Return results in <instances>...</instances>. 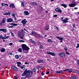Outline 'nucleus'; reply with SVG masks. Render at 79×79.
<instances>
[{"mask_svg":"<svg viewBox=\"0 0 79 79\" xmlns=\"http://www.w3.org/2000/svg\"><path fill=\"white\" fill-rule=\"evenodd\" d=\"M25 64H29V62H25Z\"/></svg>","mask_w":79,"mask_h":79,"instance_id":"obj_55","label":"nucleus"},{"mask_svg":"<svg viewBox=\"0 0 79 79\" xmlns=\"http://www.w3.org/2000/svg\"><path fill=\"white\" fill-rule=\"evenodd\" d=\"M21 5L22 6H24V3L23 2H22L21 3Z\"/></svg>","mask_w":79,"mask_h":79,"instance_id":"obj_50","label":"nucleus"},{"mask_svg":"<svg viewBox=\"0 0 79 79\" xmlns=\"http://www.w3.org/2000/svg\"><path fill=\"white\" fill-rule=\"evenodd\" d=\"M1 5L2 6H5V5H6V6H8V5L7 4H5V3H2V5Z\"/></svg>","mask_w":79,"mask_h":79,"instance_id":"obj_29","label":"nucleus"},{"mask_svg":"<svg viewBox=\"0 0 79 79\" xmlns=\"http://www.w3.org/2000/svg\"><path fill=\"white\" fill-rule=\"evenodd\" d=\"M78 8L77 7H75L74 8V9H75V10H77Z\"/></svg>","mask_w":79,"mask_h":79,"instance_id":"obj_62","label":"nucleus"},{"mask_svg":"<svg viewBox=\"0 0 79 79\" xmlns=\"http://www.w3.org/2000/svg\"><path fill=\"white\" fill-rule=\"evenodd\" d=\"M68 20H69V18H66L65 19H63V21H62L63 22V24L68 23Z\"/></svg>","mask_w":79,"mask_h":79,"instance_id":"obj_8","label":"nucleus"},{"mask_svg":"<svg viewBox=\"0 0 79 79\" xmlns=\"http://www.w3.org/2000/svg\"><path fill=\"white\" fill-rule=\"evenodd\" d=\"M73 27H76V24H73Z\"/></svg>","mask_w":79,"mask_h":79,"instance_id":"obj_51","label":"nucleus"},{"mask_svg":"<svg viewBox=\"0 0 79 79\" xmlns=\"http://www.w3.org/2000/svg\"><path fill=\"white\" fill-rule=\"evenodd\" d=\"M26 77H31V76L30 74V73L31 75H32V74H33V72H32V71H31V70H27V69H26L25 70H26Z\"/></svg>","mask_w":79,"mask_h":79,"instance_id":"obj_2","label":"nucleus"},{"mask_svg":"<svg viewBox=\"0 0 79 79\" xmlns=\"http://www.w3.org/2000/svg\"><path fill=\"white\" fill-rule=\"evenodd\" d=\"M48 42H51V43H53V41L52 40L50 39L48 40Z\"/></svg>","mask_w":79,"mask_h":79,"instance_id":"obj_28","label":"nucleus"},{"mask_svg":"<svg viewBox=\"0 0 79 79\" xmlns=\"http://www.w3.org/2000/svg\"><path fill=\"white\" fill-rule=\"evenodd\" d=\"M17 64H21V63L20 62H17Z\"/></svg>","mask_w":79,"mask_h":79,"instance_id":"obj_53","label":"nucleus"},{"mask_svg":"<svg viewBox=\"0 0 79 79\" xmlns=\"http://www.w3.org/2000/svg\"><path fill=\"white\" fill-rule=\"evenodd\" d=\"M45 29L46 31H48L49 29V27L48 25H47L45 27Z\"/></svg>","mask_w":79,"mask_h":79,"instance_id":"obj_16","label":"nucleus"},{"mask_svg":"<svg viewBox=\"0 0 79 79\" xmlns=\"http://www.w3.org/2000/svg\"><path fill=\"white\" fill-rule=\"evenodd\" d=\"M56 37L57 39H59V40H61V37H60L58 36H56Z\"/></svg>","mask_w":79,"mask_h":79,"instance_id":"obj_45","label":"nucleus"},{"mask_svg":"<svg viewBox=\"0 0 79 79\" xmlns=\"http://www.w3.org/2000/svg\"><path fill=\"white\" fill-rule=\"evenodd\" d=\"M60 6H62L64 8H66V7H67V5H66V4H60Z\"/></svg>","mask_w":79,"mask_h":79,"instance_id":"obj_19","label":"nucleus"},{"mask_svg":"<svg viewBox=\"0 0 79 79\" xmlns=\"http://www.w3.org/2000/svg\"><path fill=\"white\" fill-rule=\"evenodd\" d=\"M54 27H56L57 31H59V29H58V27L54 26Z\"/></svg>","mask_w":79,"mask_h":79,"instance_id":"obj_39","label":"nucleus"},{"mask_svg":"<svg viewBox=\"0 0 79 79\" xmlns=\"http://www.w3.org/2000/svg\"><path fill=\"white\" fill-rule=\"evenodd\" d=\"M24 30L26 31V32H28V31H27V30H26V29H25V28H24Z\"/></svg>","mask_w":79,"mask_h":79,"instance_id":"obj_63","label":"nucleus"},{"mask_svg":"<svg viewBox=\"0 0 79 79\" xmlns=\"http://www.w3.org/2000/svg\"><path fill=\"white\" fill-rule=\"evenodd\" d=\"M6 21L7 23H11L13 21V19H12L10 18L7 19Z\"/></svg>","mask_w":79,"mask_h":79,"instance_id":"obj_7","label":"nucleus"},{"mask_svg":"<svg viewBox=\"0 0 79 79\" xmlns=\"http://www.w3.org/2000/svg\"><path fill=\"white\" fill-rule=\"evenodd\" d=\"M11 7H12V8H15L14 4H11L10 5L9 7L10 8H11Z\"/></svg>","mask_w":79,"mask_h":79,"instance_id":"obj_23","label":"nucleus"},{"mask_svg":"<svg viewBox=\"0 0 79 79\" xmlns=\"http://www.w3.org/2000/svg\"><path fill=\"white\" fill-rule=\"evenodd\" d=\"M75 72L77 74H79V71H78L77 70H76L75 71Z\"/></svg>","mask_w":79,"mask_h":79,"instance_id":"obj_44","label":"nucleus"},{"mask_svg":"<svg viewBox=\"0 0 79 79\" xmlns=\"http://www.w3.org/2000/svg\"><path fill=\"white\" fill-rule=\"evenodd\" d=\"M39 79H43V78H42V77H39Z\"/></svg>","mask_w":79,"mask_h":79,"instance_id":"obj_59","label":"nucleus"},{"mask_svg":"<svg viewBox=\"0 0 79 79\" xmlns=\"http://www.w3.org/2000/svg\"><path fill=\"white\" fill-rule=\"evenodd\" d=\"M27 22V21H26V19H24L22 20L21 23L23 24V26H25Z\"/></svg>","mask_w":79,"mask_h":79,"instance_id":"obj_5","label":"nucleus"},{"mask_svg":"<svg viewBox=\"0 0 79 79\" xmlns=\"http://www.w3.org/2000/svg\"><path fill=\"white\" fill-rule=\"evenodd\" d=\"M21 47L23 51L26 53H27L29 52V50H30V48L29 47L27 46L26 45L23 44L21 45Z\"/></svg>","mask_w":79,"mask_h":79,"instance_id":"obj_1","label":"nucleus"},{"mask_svg":"<svg viewBox=\"0 0 79 79\" xmlns=\"http://www.w3.org/2000/svg\"><path fill=\"white\" fill-rule=\"evenodd\" d=\"M58 55L60 57H62V58H64L65 57V54L64 52L60 53Z\"/></svg>","mask_w":79,"mask_h":79,"instance_id":"obj_6","label":"nucleus"},{"mask_svg":"<svg viewBox=\"0 0 79 79\" xmlns=\"http://www.w3.org/2000/svg\"><path fill=\"white\" fill-rule=\"evenodd\" d=\"M0 38H1L2 39V40H4H4L6 39L5 37H4L3 36H2L1 35Z\"/></svg>","mask_w":79,"mask_h":79,"instance_id":"obj_34","label":"nucleus"},{"mask_svg":"<svg viewBox=\"0 0 79 79\" xmlns=\"http://www.w3.org/2000/svg\"><path fill=\"white\" fill-rule=\"evenodd\" d=\"M30 42H31L32 43V44H35V42H34V41H33V40H31Z\"/></svg>","mask_w":79,"mask_h":79,"instance_id":"obj_40","label":"nucleus"},{"mask_svg":"<svg viewBox=\"0 0 79 79\" xmlns=\"http://www.w3.org/2000/svg\"><path fill=\"white\" fill-rule=\"evenodd\" d=\"M49 73H50V72L49 71H47L46 72V74H49Z\"/></svg>","mask_w":79,"mask_h":79,"instance_id":"obj_54","label":"nucleus"},{"mask_svg":"<svg viewBox=\"0 0 79 79\" xmlns=\"http://www.w3.org/2000/svg\"><path fill=\"white\" fill-rule=\"evenodd\" d=\"M55 10L56 12H59V13H60L62 12V11L60 9L58 8H56L55 9Z\"/></svg>","mask_w":79,"mask_h":79,"instance_id":"obj_10","label":"nucleus"},{"mask_svg":"<svg viewBox=\"0 0 79 79\" xmlns=\"http://www.w3.org/2000/svg\"><path fill=\"white\" fill-rule=\"evenodd\" d=\"M11 25H12L14 26H18V24H16V23H11Z\"/></svg>","mask_w":79,"mask_h":79,"instance_id":"obj_32","label":"nucleus"},{"mask_svg":"<svg viewBox=\"0 0 79 79\" xmlns=\"http://www.w3.org/2000/svg\"><path fill=\"white\" fill-rule=\"evenodd\" d=\"M63 71L62 70L57 71L56 72V73L59 74L60 73H63Z\"/></svg>","mask_w":79,"mask_h":79,"instance_id":"obj_20","label":"nucleus"},{"mask_svg":"<svg viewBox=\"0 0 79 79\" xmlns=\"http://www.w3.org/2000/svg\"><path fill=\"white\" fill-rule=\"evenodd\" d=\"M66 54H67V55H69V53L67 51L66 52Z\"/></svg>","mask_w":79,"mask_h":79,"instance_id":"obj_52","label":"nucleus"},{"mask_svg":"<svg viewBox=\"0 0 79 79\" xmlns=\"http://www.w3.org/2000/svg\"><path fill=\"white\" fill-rule=\"evenodd\" d=\"M19 64H17V66H19V67L20 68H21L22 69H25V67H23V66H19Z\"/></svg>","mask_w":79,"mask_h":79,"instance_id":"obj_21","label":"nucleus"},{"mask_svg":"<svg viewBox=\"0 0 79 79\" xmlns=\"http://www.w3.org/2000/svg\"><path fill=\"white\" fill-rule=\"evenodd\" d=\"M19 37L21 39L23 40V38L24 36V31L23 30L21 31L19 34Z\"/></svg>","mask_w":79,"mask_h":79,"instance_id":"obj_3","label":"nucleus"},{"mask_svg":"<svg viewBox=\"0 0 79 79\" xmlns=\"http://www.w3.org/2000/svg\"><path fill=\"white\" fill-rule=\"evenodd\" d=\"M26 71H27V70H25L24 73L21 75L22 76H26Z\"/></svg>","mask_w":79,"mask_h":79,"instance_id":"obj_17","label":"nucleus"},{"mask_svg":"<svg viewBox=\"0 0 79 79\" xmlns=\"http://www.w3.org/2000/svg\"><path fill=\"white\" fill-rule=\"evenodd\" d=\"M19 42H24V40H19Z\"/></svg>","mask_w":79,"mask_h":79,"instance_id":"obj_48","label":"nucleus"},{"mask_svg":"<svg viewBox=\"0 0 79 79\" xmlns=\"http://www.w3.org/2000/svg\"><path fill=\"white\" fill-rule=\"evenodd\" d=\"M78 64V66H79V60H77V62Z\"/></svg>","mask_w":79,"mask_h":79,"instance_id":"obj_46","label":"nucleus"},{"mask_svg":"<svg viewBox=\"0 0 79 79\" xmlns=\"http://www.w3.org/2000/svg\"><path fill=\"white\" fill-rule=\"evenodd\" d=\"M15 58L16 59H19V57L18 55H15Z\"/></svg>","mask_w":79,"mask_h":79,"instance_id":"obj_31","label":"nucleus"},{"mask_svg":"<svg viewBox=\"0 0 79 79\" xmlns=\"http://www.w3.org/2000/svg\"><path fill=\"white\" fill-rule=\"evenodd\" d=\"M42 68H43L42 66H39L38 67V68H40V69H42Z\"/></svg>","mask_w":79,"mask_h":79,"instance_id":"obj_43","label":"nucleus"},{"mask_svg":"<svg viewBox=\"0 0 79 79\" xmlns=\"http://www.w3.org/2000/svg\"><path fill=\"white\" fill-rule=\"evenodd\" d=\"M1 52H5V49H4L3 48H2V49L1 50Z\"/></svg>","mask_w":79,"mask_h":79,"instance_id":"obj_26","label":"nucleus"},{"mask_svg":"<svg viewBox=\"0 0 79 79\" xmlns=\"http://www.w3.org/2000/svg\"><path fill=\"white\" fill-rule=\"evenodd\" d=\"M11 68L15 71H18V68L15 66H12Z\"/></svg>","mask_w":79,"mask_h":79,"instance_id":"obj_12","label":"nucleus"},{"mask_svg":"<svg viewBox=\"0 0 79 79\" xmlns=\"http://www.w3.org/2000/svg\"><path fill=\"white\" fill-rule=\"evenodd\" d=\"M11 13L10 12H6L4 13V15H9V16H10L11 15Z\"/></svg>","mask_w":79,"mask_h":79,"instance_id":"obj_18","label":"nucleus"},{"mask_svg":"<svg viewBox=\"0 0 79 79\" xmlns=\"http://www.w3.org/2000/svg\"><path fill=\"white\" fill-rule=\"evenodd\" d=\"M31 35H34V36H35V33L34 31H32L31 33Z\"/></svg>","mask_w":79,"mask_h":79,"instance_id":"obj_24","label":"nucleus"},{"mask_svg":"<svg viewBox=\"0 0 79 79\" xmlns=\"http://www.w3.org/2000/svg\"><path fill=\"white\" fill-rule=\"evenodd\" d=\"M40 44H41V43L40 42H39L38 44V45H40Z\"/></svg>","mask_w":79,"mask_h":79,"instance_id":"obj_57","label":"nucleus"},{"mask_svg":"<svg viewBox=\"0 0 79 79\" xmlns=\"http://www.w3.org/2000/svg\"><path fill=\"white\" fill-rule=\"evenodd\" d=\"M14 79H18V77H17V76H15L14 77Z\"/></svg>","mask_w":79,"mask_h":79,"instance_id":"obj_47","label":"nucleus"},{"mask_svg":"<svg viewBox=\"0 0 79 79\" xmlns=\"http://www.w3.org/2000/svg\"><path fill=\"white\" fill-rule=\"evenodd\" d=\"M10 37L9 36H7L6 37H5L6 39H8Z\"/></svg>","mask_w":79,"mask_h":79,"instance_id":"obj_60","label":"nucleus"},{"mask_svg":"<svg viewBox=\"0 0 79 79\" xmlns=\"http://www.w3.org/2000/svg\"><path fill=\"white\" fill-rule=\"evenodd\" d=\"M18 52H20V53H22V49H21V48H19L18 49Z\"/></svg>","mask_w":79,"mask_h":79,"instance_id":"obj_30","label":"nucleus"},{"mask_svg":"<svg viewBox=\"0 0 79 79\" xmlns=\"http://www.w3.org/2000/svg\"><path fill=\"white\" fill-rule=\"evenodd\" d=\"M10 33H11V36L12 37H15V35L13 34V33H12V32H11V31H10Z\"/></svg>","mask_w":79,"mask_h":79,"instance_id":"obj_41","label":"nucleus"},{"mask_svg":"<svg viewBox=\"0 0 79 79\" xmlns=\"http://www.w3.org/2000/svg\"><path fill=\"white\" fill-rule=\"evenodd\" d=\"M5 22H6V19H5V18H3L2 20V22L0 23V25H1L2 24H4V23H5Z\"/></svg>","mask_w":79,"mask_h":79,"instance_id":"obj_11","label":"nucleus"},{"mask_svg":"<svg viewBox=\"0 0 79 79\" xmlns=\"http://www.w3.org/2000/svg\"><path fill=\"white\" fill-rule=\"evenodd\" d=\"M57 16H58V15H54L53 16V17H57Z\"/></svg>","mask_w":79,"mask_h":79,"instance_id":"obj_49","label":"nucleus"},{"mask_svg":"<svg viewBox=\"0 0 79 79\" xmlns=\"http://www.w3.org/2000/svg\"><path fill=\"white\" fill-rule=\"evenodd\" d=\"M77 46L79 47V44H77Z\"/></svg>","mask_w":79,"mask_h":79,"instance_id":"obj_64","label":"nucleus"},{"mask_svg":"<svg viewBox=\"0 0 79 79\" xmlns=\"http://www.w3.org/2000/svg\"><path fill=\"white\" fill-rule=\"evenodd\" d=\"M35 71H36V69H32V73H35Z\"/></svg>","mask_w":79,"mask_h":79,"instance_id":"obj_35","label":"nucleus"},{"mask_svg":"<svg viewBox=\"0 0 79 79\" xmlns=\"http://www.w3.org/2000/svg\"><path fill=\"white\" fill-rule=\"evenodd\" d=\"M47 54L48 55H52V56H56V54L55 53H54L53 52H50L49 51H48L47 52Z\"/></svg>","mask_w":79,"mask_h":79,"instance_id":"obj_4","label":"nucleus"},{"mask_svg":"<svg viewBox=\"0 0 79 79\" xmlns=\"http://www.w3.org/2000/svg\"><path fill=\"white\" fill-rule=\"evenodd\" d=\"M76 78V76H72L70 77V79H75Z\"/></svg>","mask_w":79,"mask_h":79,"instance_id":"obj_27","label":"nucleus"},{"mask_svg":"<svg viewBox=\"0 0 79 79\" xmlns=\"http://www.w3.org/2000/svg\"><path fill=\"white\" fill-rule=\"evenodd\" d=\"M31 4L33 5V6H35L37 5V3L35 2H31Z\"/></svg>","mask_w":79,"mask_h":79,"instance_id":"obj_22","label":"nucleus"},{"mask_svg":"<svg viewBox=\"0 0 79 79\" xmlns=\"http://www.w3.org/2000/svg\"><path fill=\"white\" fill-rule=\"evenodd\" d=\"M0 31H2L3 32H5V33H6V32H7V30L6 29H0Z\"/></svg>","mask_w":79,"mask_h":79,"instance_id":"obj_15","label":"nucleus"},{"mask_svg":"<svg viewBox=\"0 0 79 79\" xmlns=\"http://www.w3.org/2000/svg\"><path fill=\"white\" fill-rule=\"evenodd\" d=\"M11 15L12 16H13V17H15V16H16V15L14 13H12Z\"/></svg>","mask_w":79,"mask_h":79,"instance_id":"obj_36","label":"nucleus"},{"mask_svg":"<svg viewBox=\"0 0 79 79\" xmlns=\"http://www.w3.org/2000/svg\"><path fill=\"white\" fill-rule=\"evenodd\" d=\"M35 37H40V38H42V36L40 35V34H38L37 33H35Z\"/></svg>","mask_w":79,"mask_h":79,"instance_id":"obj_9","label":"nucleus"},{"mask_svg":"<svg viewBox=\"0 0 79 79\" xmlns=\"http://www.w3.org/2000/svg\"><path fill=\"white\" fill-rule=\"evenodd\" d=\"M13 27V26H10V27H8V28H12Z\"/></svg>","mask_w":79,"mask_h":79,"instance_id":"obj_61","label":"nucleus"},{"mask_svg":"<svg viewBox=\"0 0 79 79\" xmlns=\"http://www.w3.org/2000/svg\"><path fill=\"white\" fill-rule=\"evenodd\" d=\"M13 45V43H10L9 44V45Z\"/></svg>","mask_w":79,"mask_h":79,"instance_id":"obj_56","label":"nucleus"},{"mask_svg":"<svg viewBox=\"0 0 79 79\" xmlns=\"http://www.w3.org/2000/svg\"><path fill=\"white\" fill-rule=\"evenodd\" d=\"M40 49H43L44 48V47L42 45L40 44Z\"/></svg>","mask_w":79,"mask_h":79,"instance_id":"obj_33","label":"nucleus"},{"mask_svg":"<svg viewBox=\"0 0 79 79\" xmlns=\"http://www.w3.org/2000/svg\"><path fill=\"white\" fill-rule=\"evenodd\" d=\"M70 7H74L76 6V4H69Z\"/></svg>","mask_w":79,"mask_h":79,"instance_id":"obj_14","label":"nucleus"},{"mask_svg":"<svg viewBox=\"0 0 79 79\" xmlns=\"http://www.w3.org/2000/svg\"><path fill=\"white\" fill-rule=\"evenodd\" d=\"M61 39L60 40H60V42H61H61H63V40L64 38H61Z\"/></svg>","mask_w":79,"mask_h":79,"instance_id":"obj_38","label":"nucleus"},{"mask_svg":"<svg viewBox=\"0 0 79 79\" xmlns=\"http://www.w3.org/2000/svg\"><path fill=\"white\" fill-rule=\"evenodd\" d=\"M42 61H43V60H37V62L38 63H43Z\"/></svg>","mask_w":79,"mask_h":79,"instance_id":"obj_25","label":"nucleus"},{"mask_svg":"<svg viewBox=\"0 0 79 79\" xmlns=\"http://www.w3.org/2000/svg\"><path fill=\"white\" fill-rule=\"evenodd\" d=\"M14 19L15 21H16V20H17V19L16 18V16H15V17H14Z\"/></svg>","mask_w":79,"mask_h":79,"instance_id":"obj_58","label":"nucleus"},{"mask_svg":"<svg viewBox=\"0 0 79 79\" xmlns=\"http://www.w3.org/2000/svg\"><path fill=\"white\" fill-rule=\"evenodd\" d=\"M73 71V70L72 69H69L68 70V72H69V73H72Z\"/></svg>","mask_w":79,"mask_h":79,"instance_id":"obj_37","label":"nucleus"},{"mask_svg":"<svg viewBox=\"0 0 79 79\" xmlns=\"http://www.w3.org/2000/svg\"><path fill=\"white\" fill-rule=\"evenodd\" d=\"M64 50H65V51H67V50H68V48H67V47H64Z\"/></svg>","mask_w":79,"mask_h":79,"instance_id":"obj_42","label":"nucleus"},{"mask_svg":"<svg viewBox=\"0 0 79 79\" xmlns=\"http://www.w3.org/2000/svg\"><path fill=\"white\" fill-rule=\"evenodd\" d=\"M23 15L25 16L29 15V13L28 11H25L24 12Z\"/></svg>","mask_w":79,"mask_h":79,"instance_id":"obj_13","label":"nucleus"}]
</instances>
